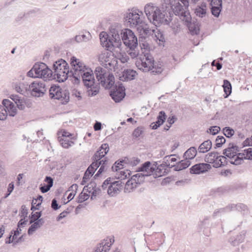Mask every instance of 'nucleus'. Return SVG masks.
Returning <instances> with one entry per match:
<instances>
[{"mask_svg": "<svg viewBox=\"0 0 252 252\" xmlns=\"http://www.w3.org/2000/svg\"><path fill=\"white\" fill-rule=\"evenodd\" d=\"M69 138H66V139L59 138L58 141L63 148L67 149L74 144V143L71 140H70Z\"/></svg>", "mask_w": 252, "mask_h": 252, "instance_id": "4c0bfd02", "label": "nucleus"}, {"mask_svg": "<svg viewBox=\"0 0 252 252\" xmlns=\"http://www.w3.org/2000/svg\"><path fill=\"white\" fill-rule=\"evenodd\" d=\"M124 185H125V182H122V181L112 182L108 187V194L112 196H114L118 193Z\"/></svg>", "mask_w": 252, "mask_h": 252, "instance_id": "4be33fe9", "label": "nucleus"}, {"mask_svg": "<svg viewBox=\"0 0 252 252\" xmlns=\"http://www.w3.org/2000/svg\"><path fill=\"white\" fill-rule=\"evenodd\" d=\"M140 160L137 158H128L126 157L124 159L116 161L112 166V170L113 171L118 172L126 167V165L131 166H136L140 162Z\"/></svg>", "mask_w": 252, "mask_h": 252, "instance_id": "f8f14e48", "label": "nucleus"}, {"mask_svg": "<svg viewBox=\"0 0 252 252\" xmlns=\"http://www.w3.org/2000/svg\"><path fill=\"white\" fill-rule=\"evenodd\" d=\"M130 171L129 170L120 171L118 179H119L118 181H122V182H124V181L128 178L130 175Z\"/></svg>", "mask_w": 252, "mask_h": 252, "instance_id": "58836bf2", "label": "nucleus"}, {"mask_svg": "<svg viewBox=\"0 0 252 252\" xmlns=\"http://www.w3.org/2000/svg\"><path fill=\"white\" fill-rule=\"evenodd\" d=\"M28 229V234L31 235L32 234L33 232L36 231L38 228L40 227L38 222L34 221Z\"/></svg>", "mask_w": 252, "mask_h": 252, "instance_id": "603ef678", "label": "nucleus"}, {"mask_svg": "<svg viewBox=\"0 0 252 252\" xmlns=\"http://www.w3.org/2000/svg\"><path fill=\"white\" fill-rule=\"evenodd\" d=\"M2 104L5 107V110L7 112L8 114L11 117L15 116L17 113L16 107L14 104L10 100L7 99H4L2 101Z\"/></svg>", "mask_w": 252, "mask_h": 252, "instance_id": "5701e85b", "label": "nucleus"}, {"mask_svg": "<svg viewBox=\"0 0 252 252\" xmlns=\"http://www.w3.org/2000/svg\"><path fill=\"white\" fill-rule=\"evenodd\" d=\"M207 4L202 2L201 4L197 5L194 9V13L196 16L204 18L207 15Z\"/></svg>", "mask_w": 252, "mask_h": 252, "instance_id": "a878e982", "label": "nucleus"}, {"mask_svg": "<svg viewBox=\"0 0 252 252\" xmlns=\"http://www.w3.org/2000/svg\"><path fill=\"white\" fill-rule=\"evenodd\" d=\"M223 132L224 135L228 138L232 137L234 134V130L230 127H225L223 128Z\"/></svg>", "mask_w": 252, "mask_h": 252, "instance_id": "864d4df0", "label": "nucleus"}, {"mask_svg": "<svg viewBox=\"0 0 252 252\" xmlns=\"http://www.w3.org/2000/svg\"><path fill=\"white\" fill-rule=\"evenodd\" d=\"M151 163L149 161H147L145 162L144 163L142 164L140 167H138L136 169V171L140 172H142L143 173H138V174H141L143 175H145L148 174V175L146 177L149 176L153 174L155 171V167L153 166H151Z\"/></svg>", "mask_w": 252, "mask_h": 252, "instance_id": "aec40b11", "label": "nucleus"}, {"mask_svg": "<svg viewBox=\"0 0 252 252\" xmlns=\"http://www.w3.org/2000/svg\"><path fill=\"white\" fill-rule=\"evenodd\" d=\"M220 130V128L219 126H212L210 127V128L207 129V132L213 135H214L218 134Z\"/></svg>", "mask_w": 252, "mask_h": 252, "instance_id": "bf43d9fd", "label": "nucleus"}, {"mask_svg": "<svg viewBox=\"0 0 252 252\" xmlns=\"http://www.w3.org/2000/svg\"><path fill=\"white\" fill-rule=\"evenodd\" d=\"M101 161H99V162H95L94 161H93V162L92 164L88 167V168L87 169V173H88L89 172H91L92 173V175H93L96 170L99 167V166L100 165Z\"/></svg>", "mask_w": 252, "mask_h": 252, "instance_id": "ea45409f", "label": "nucleus"}, {"mask_svg": "<svg viewBox=\"0 0 252 252\" xmlns=\"http://www.w3.org/2000/svg\"><path fill=\"white\" fill-rule=\"evenodd\" d=\"M78 187V185L76 184H74L69 188L68 191H72V192H70L67 196V199L69 200V201L71 200L74 198Z\"/></svg>", "mask_w": 252, "mask_h": 252, "instance_id": "a19ab883", "label": "nucleus"}, {"mask_svg": "<svg viewBox=\"0 0 252 252\" xmlns=\"http://www.w3.org/2000/svg\"><path fill=\"white\" fill-rule=\"evenodd\" d=\"M42 215L41 211L36 212L35 213L32 212L31 215L29 216L30 218V223H32L34 221H35L37 220H38Z\"/></svg>", "mask_w": 252, "mask_h": 252, "instance_id": "37998d69", "label": "nucleus"}, {"mask_svg": "<svg viewBox=\"0 0 252 252\" xmlns=\"http://www.w3.org/2000/svg\"><path fill=\"white\" fill-rule=\"evenodd\" d=\"M136 74V72L132 69H127L124 71L123 77L125 80H132L134 79Z\"/></svg>", "mask_w": 252, "mask_h": 252, "instance_id": "c9c22d12", "label": "nucleus"}, {"mask_svg": "<svg viewBox=\"0 0 252 252\" xmlns=\"http://www.w3.org/2000/svg\"><path fill=\"white\" fill-rule=\"evenodd\" d=\"M136 66L144 72L150 71L153 75H159L163 71L162 65L155 63L152 58L144 56L143 59L141 58L136 63Z\"/></svg>", "mask_w": 252, "mask_h": 252, "instance_id": "423d86ee", "label": "nucleus"}, {"mask_svg": "<svg viewBox=\"0 0 252 252\" xmlns=\"http://www.w3.org/2000/svg\"><path fill=\"white\" fill-rule=\"evenodd\" d=\"M158 165L157 162H155L153 164V166H155V171L153 173L154 177L155 178L161 177L164 175H165L167 173L166 170V168H162L159 167V166L157 167Z\"/></svg>", "mask_w": 252, "mask_h": 252, "instance_id": "7c9ffc66", "label": "nucleus"}, {"mask_svg": "<svg viewBox=\"0 0 252 252\" xmlns=\"http://www.w3.org/2000/svg\"><path fill=\"white\" fill-rule=\"evenodd\" d=\"M96 186V184L94 182L92 181L84 187L83 190L92 193V191L95 189Z\"/></svg>", "mask_w": 252, "mask_h": 252, "instance_id": "09e8293b", "label": "nucleus"}, {"mask_svg": "<svg viewBox=\"0 0 252 252\" xmlns=\"http://www.w3.org/2000/svg\"><path fill=\"white\" fill-rule=\"evenodd\" d=\"M144 128L142 126L137 127L135 128L132 133V135L135 138H138L143 133Z\"/></svg>", "mask_w": 252, "mask_h": 252, "instance_id": "052dcab7", "label": "nucleus"}, {"mask_svg": "<svg viewBox=\"0 0 252 252\" xmlns=\"http://www.w3.org/2000/svg\"><path fill=\"white\" fill-rule=\"evenodd\" d=\"M191 162L188 159L182 160L175 165H174L175 171H181L186 169L190 165Z\"/></svg>", "mask_w": 252, "mask_h": 252, "instance_id": "c85d7f7f", "label": "nucleus"}, {"mask_svg": "<svg viewBox=\"0 0 252 252\" xmlns=\"http://www.w3.org/2000/svg\"><path fill=\"white\" fill-rule=\"evenodd\" d=\"M217 158L213 165L214 167L218 168L227 164V161L225 157L223 156H218Z\"/></svg>", "mask_w": 252, "mask_h": 252, "instance_id": "72a5a7b5", "label": "nucleus"}, {"mask_svg": "<svg viewBox=\"0 0 252 252\" xmlns=\"http://www.w3.org/2000/svg\"><path fill=\"white\" fill-rule=\"evenodd\" d=\"M116 28V25H113L110 29L109 34L105 32H101L99 34V38L101 45L106 48V49L110 51L114 50L116 48L115 45V37L113 36L111 33L112 30Z\"/></svg>", "mask_w": 252, "mask_h": 252, "instance_id": "9b49d317", "label": "nucleus"}, {"mask_svg": "<svg viewBox=\"0 0 252 252\" xmlns=\"http://www.w3.org/2000/svg\"><path fill=\"white\" fill-rule=\"evenodd\" d=\"M52 77L59 82H63L69 77H72L70 74L71 71L74 70L69 71V66L66 62L61 59L55 62L53 65Z\"/></svg>", "mask_w": 252, "mask_h": 252, "instance_id": "39448f33", "label": "nucleus"}, {"mask_svg": "<svg viewBox=\"0 0 252 252\" xmlns=\"http://www.w3.org/2000/svg\"><path fill=\"white\" fill-rule=\"evenodd\" d=\"M244 154L245 157H244L245 159L252 160V148H249L244 150Z\"/></svg>", "mask_w": 252, "mask_h": 252, "instance_id": "0e129e2a", "label": "nucleus"}, {"mask_svg": "<svg viewBox=\"0 0 252 252\" xmlns=\"http://www.w3.org/2000/svg\"><path fill=\"white\" fill-rule=\"evenodd\" d=\"M112 245L111 241L109 242H102L97 245L94 252H108Z\"/></svg>", "mask_w": 252, "mask_h": 252, "instance_id": "c756f323", "label": "nucleus"}, {"mask_svg": "<svg viewBox=\"0 0 252 252\" xmlns=\"http://www.w3.org/2000/svg\"><path fill=\"white\" fill-rule=\"evenodd\" d=\"M125 88L122 84L116 86L113 90L110 92V95L112 99L116 102H121L126 96Z\"/></svg>", "mask_w": 252, "mask_h": 252, "instance_id": "2eb2a0df", "label": "nucleus"}, {"mask_svg": "<svg viewBox=\"0 0 252 252\" xmlns=\"http://www.w3.org/2000/svg\"><path fill=\"white\" fill-rule=\"evenodd\" d=\"M226 140L223 136H218L215 141V146L214 148L217 149L221 147L222 145L225 143Z\"/></svg>", "mask_w": 252, "mask_h": 252, "instance_id": "79ce46f5", "label": "nucleus"}, {"mask_svg": "<svg viewBox=\"0 0 252 252\" xmlns=\"http://www.w3.org/2000/svg\"><path fill=\"white\" fill-rule=\"evenodd\" d=\"M211 168L210 164L205 163L196 164L190 168V173L192 174H199L204 173Z\"/></svg>", "mask_w": 252, "mask_h": 252, "instance_id": "6ab92c4d", "label": "nucleus"}, {"mask_svg": "<svg viewBox=\"0 0 252 252\" xmlns=\"http://www.w3.org/2000/svg\"><path fill=\"white\" fill-rule=\"evenodd\" d=\"M72 136V134L64 130H61L58 132V138H62L66 139V138H70Z\"/></svg>", "mask_w": 252, "mask_h": 252, "instance_id": "6e6d98bb", "label": "nucleus"}, {"mask_svg": "<svg viewBox=\"0 0 252 252\" xmlns=\"http://www.w3.org/2000/svg\"><path fill=\"white\" fill-rule=\"evenodd\" d=\"M171 21V19H170V20L169 21V24L168 25L172 28L173 32L176 33L178 32L180 29V24L178 21L176 22V20H174V22H171L170 23V21Z\"/></svg>", "mask_w": 252, "mask_h": 252, "instance_id": "a18cd8bd", "label": "nucleus"}, {"mask_svg": "<svg viewBox=\"0 0 252 252\" xmlns=\"http://www.w3.org/2000/svg\"><path fill=\"white\" fill-rule=\"evenodd\" d=\"M197 151L195 147H191L184 154V158L189 160L193 159L196 156Z\"/></svg>", "mask_w": 252, "mask_h": 252, "instance_id": "cd10ccee", "label": "nucleus"}, {"mask_svg": "<svg viewBox=\"0 0 252 252\" xmlns=\"http://www.w3.org/2000/svg\"><path fill=\"white\" fill-rule=\"evenodd\" d=\"M27 76L32 78H41L44 79H51L53 71L43 63L34 64L32 69L27 72Z\"/></svg>", "mask_w": 252, "mask_h": 252, "instance_id": "0eeeda50", "label": "nucleus"}, {"mask_svg": "<svg viewBox=\"0 0 252 252\" xmlns=\"http://www.w3.org/2000/svg\"><path fill=\"white\" fill-rule=\"evenodd\" d=\"M245 157V154L243 153H236L235 157L233 159L230 161V162L232 164L238 165L242 164L244 157Z\"/></svg>", "mask_w": 252, "mask_h": 252, "instance_id": "473e14b6", "label": "nucleus"}, {"mask_svg": "<svg viewBox=\"0 0 252 252\" xmlns=\"http://www.w3.org/2000/svg\"><path fill=\"white\" fill-rule=\"evenodd\" d=\"M80 35L83 41L84 42L89 41L92 38V35L89 32H86L85 33L80 34Z\"/></svg>", "mask_w": 252, "mask_h": 252, "instance_id": "338daca9", "label": "nucleus"}, {"mask_svg": "<svg viewBox=\"0 0 252 252\" xmlns=\"http://www.w3.org/2000/svg\"><path fill=\"white\" fill-rule=\"evenodd\" d=\"M211 224L209 221V218L205 217L202 220H201L198 223V229L200 231H203L204 234L206 236H209L210 231L205 232V229L209 228L211 226Z\"/></svg>", "mask_w": 252, "mask_h": 252, "instance_id": "393cba45", "label": "nucleus"}, {"mask_svg": "<svg viewBox=\"0 0 252 252\" xmlns=\"http://www.w3.org/2000/svg\"><path fill=\"white\" fill-rule=\"evenodd\" d=\"M162 0H161V6L159 7V12L156 14L157 20L158 21H150L151 23H153L156 27H158L160 24L164 25H168L169 24V21L170 20V17L172 14V9L171 8H168V6H163ZM156 20V18H154V20Z\"/></svg>", "mask_w": 252, "mask_h": 252, "instance_id": "9d476101", "label": "nucleus"}, {"mask_svg": "<svg viewBox=\"0 0 252 252\" xmlns=\"http://www.w3.org/2000/svg\"><path fill=\"white\" fill-rule=\"evenodd\" d=\"M143 15L142 11L136 8L128 9L124 15L125 24L131 28H136L141 35L148 34L149 28L141 17Z\"/></svg>", "mask_w": 252, "mask_h": 252, "instance_id": "20e7f679", "label": "nucleus"}, {"mask_svg": "<svg viewBox=\"0 0 252 252\" xmlns=\"http://www.w3.org/2000/svg\"><path fill=\"white\" fill-rule=\"evenodd\" d=\"M140 35H141L140 34ZM144 34H143L141 36L139 37V45L142 49H147L149 47V44L145 41V38L142 36Z\"/></svg>", "mask_w": 252, "mask_h": 252, "instance_id": "5fc2aeb1", "label": "nucleus"}, {"mask_svg": "<svg viewBox=\"0 0 252 252\" xmlns=\"http://www.w3.org/2000/svg\"><path fill=\"white\" fill-rule=\"evenodd\" d=\"M94 73L98 83L105 89L111 88L114 84V76L107 71L106 69L101 66H97L95 68Z\"/></svg>", "mask_w": 252, "mask_h": 252, "instance_id": "6e6552de", "label": "nucleus"}, {"mask_svg": "<svg viewBox=\"0 0 252 252\" xmlns=\"http://www.w3.org/2000/svg\"><path fill=\"white\" fill-rule=\"evenodd\" d=\"M98 149H101V152H100L101 153V156L105 157L109 150V145L106 143L103 144Z\"/></svg>", "mask_w": 252, "mask_h": 252, "instance_id": "13d9d810", "label": "nucleus"}, {"mask_svg": "<svg viewBox=\"0 0 252 252\" xmlns=\"http://www.w3.org/2000/svg\"><path fill=\"white\" fill-rule=\"evenodd\" d=\"M111 33L115 37V45L120 48L122 46V41L128 48L138 46V40L134 33L130 29H122L120 26L116 25V28L112 30Z\"/></svg>", "mask_w": 252, "mask_h": 252, "instance_id": "7ed1b4c3", "label": "nucleus"}, {"mask_svg": "<svg viewBox=\"0 0 252 252\" xmlns=\"http://www.w3.org/2000/svg\"><path fill=\"white\" fill-rule=\"evenodd\" d=\"M47 88L44 81L33 82L30 85L29 94L34 97H41L46 92Z\"/></svg>", "mask_w": 252, "mask_h": 252, "instance_id": "4468645a", "label": "nucleus"}, {"mask_svg": "<svg viewBox=\"0 0 252 252\" xmlns=\"http://www.w3.org/2000/svg\"><path fill=\"white\" fill-rule=\"evenodd\" d=\"M144 12L150 22L158 21V20H154V18H156V19L157 18L156 15L158 12H159V7L153 3H149L145 5Z\"/></svg>", "mask_w": 252, "mask_h": 252, "instance_id": "f3484780", "label": "nucleus"}, {"mask_svg": "<svg viewBox=\"0 0 252 252\" xmlns=\"http://www.w3.org/2000/svg\"><path fill=\"white\" fill-rule=\"evenodd\" d=\"M127 53L132 59L137 58L139 54V51L137 50V47H133V48H129V50L127 51Z\"/></svg>", "mask_w": 252, "mask_h": 252, "instance_id": "de8ad7c7", "label": "nucleus"}, {"mask_svg": "<svg viewBox=\"0 0 252 252\" xmlns=\"http://www.w3.org/2000/svg\"><path fill=\"white\" fill-rule=\"evenodd\" d=\"M89 197V194H88L86 193L81 192L79 195L76 201L78 203H82V202L88 200Z\"/></svg>", "mask_w": 252, "mask_h": 252, "instance_id": "680f3d73", "label": "nucleus"}, {"mask_svg": "<svg viewBox=\"0 0 252 252\" xmlns=\"http://www.w3.org/2000/svg\"><path fill=\"white\" fill-rule=\"evenodd\" d=\"M28 214V209L25 205H23L21 206V216L24 218L27 217Z\"/></svg>", "mask_w": 252, "mask_h": 252, "instance_id": "774afa93", "label": "nucleus"}, {"mask_svg": "<svg viewBox=\"0 0 252 252\" xmlns=\"http://www.w3.org/2000/svg\"><path fill=\"white\" fill-rule=\"evenodd\" d=\"M169 158L170 156H165L163 158V162L159 165V166L162 168H165V167L172 168L174 167V165H172L170 166L168 161Z\"/></svg>", "mask_w": 252, "mask_h": 252, "instance_id": "4d7b16f0", "label": "nucleus"}, {"mask_svg": "<svg viewBox=\"0 0 252 252\" xmlns=\"http://www.w3.org/2000/svg\"><path fill=\"white\" fill-rule=\"evenodd\" d=\"M64 95L65 99H68V90L63 89L60 86L52 85L49 89V96L52 99H57L61 98V94Z\"/></svg>", "mask_w": 252, "mask_h": 252, "instance_id": "a211bd4d", "label": "nucleus"}, {"mask_svg": "<svg viewBox=\"0 0 252 252\" xmlns=\"http://www.w3.org/2000/svg\"><path fill=\"white\" fill-rule=\"evenodd\" d=\"M166 119V115L164 111H161L159 112L158 115L157 117V121L158 123H159V125H162L164 122H165Z\"/></svg>", "mask_w": 252, "mask_h": 252, "instance_id": "c03bdc74", "label": "nucleus"}, {"mask_svg": "<svg viewBox=\"0 0 252 252\" xmlns=\"http://www.w3.org/2000/svg\"><path fill=\"white\" fill-rule=\"evenodd\" d=\"M17 108L20 110H24L25 108V100L24 97H21L16 103Z\"/></svg>", "mask_w": 252, "mask_h": 252, "instance_id": "e2e57ef3", "label": "nucleus"}, {"mask_svg": "<svg viewBox=\"0 0 252 252\" xmlns=\"http://www.w3.org/2000/svg\"><path fill=\"white\" fill-rule=\"evenodd\" d=\"M222 87L224 92V97L226 98L229 96L232 92L231 84L228 80L224 79Z\"/></svg>", "mask_w": 252, "mask_h": 252, "instance_id": "2f4dec72", "label": "nucleus"}, {"mask_svg": "<svg viewBox=\"0 0 252 252\" xmlns=\"http://www.w3.org/2000/svg\"><path fill=\"white\" fill-rule=\"evenodd\" d=\"M240 151L238 146L233 143H230L227 148L223 151V154L229 158L231 160L234 158L236 154Z\"/></svg>", "mask_w": 252, "mask_h": 252, "instance_id": "412c9836", "label": "nucleus"}, {"mask_svg": "<svg viewBox=\"0 0 252 252\" xmlns=\"http://www.w3.org/2000/svg\"><path fill=\"white\" fill-rule=\"evenodd\" d=\"M70 64L74 70L70 73L73 79V83L78 84L81 78L87 88V95L90 97L95 96L99 93L100 87L98 84L95 83L93 70L75 57L71 58Z\"/></svg>", "mask_w": 252, "mask_h": 252, "instance_id": "f257e3e1", "label": "nucleus"}, {"mask_svg": "<svg viewBox=\"0 0 252 252\" xmlns=\"http://www.w3.org/2000/svg\"><path fill=\"white\" fill-rule=\"evenodd\" d=\"M219 153L217 152H212L208 153L205 156V161L207 163H214L217 159Z\"/></svg>", "mask_w": 252, "mask_h": 252, "instance_id": "f704fd0d", "label": "nucleus"}, {"mask_svg": "<svg viewBox=\"0 0 252 252\" xmlns=\"http://www.w3.org/2000/svg\"><path fill=\"white\" fill-rule=\"evenodd\" d=\"M147 175H148V174L145 175L136 174L133 175L130 179L128 180L126 183H125V192H131L137 187V185H140L144 181L145 176Z\"/></svg>", "mask_w": 252, "mask_h": 252, "instance_id": "ddd939ff", "label": "nucleus"}, {"mask_svg": "<svg viewBox=\"0 0 252 252\" xmlns=\"http://www.w3.org/2000/svg\"><path fill=\"white\" fill-rule=\"evenodd\" d=\"M212 141L208 139L202 142L198 148V152L199 153H206L209 151L212 148Z\"/></svg>", "mask_w": 252, "mask_h": 252, "instance_id": "bb28decb", "label": "nucleus"}, {"mask_svg": "<svg viewBox=\"0 0 252 252\" xmlns=\"http://www.w3.org/2000/svg\"><path fill=\"white\" fill-rule=\"evenodd\" d=\"M246 231L243 230L235 237H230L228 242L233 246H238L239 244L244 242L245 239Z\"/></svg>", "mask_w": 252, "mask_h": 252, "instance_id": "b1692460", "label": "nucleus"}, {"mask_svg": "<svg viewBox=\"0 0 252 252\" xmlns=\"http://www.w3.org/2000/svg\"><path fill=\"white\" fill-rule=\"evenodd\" d=\"M7 116V112L5 110V106L2 104L0 105V120L4 121Z\"/></svg>", "mask_w": 252, "mask_h": 252, "instance_id": "8fccbe9b", "label": "nucleus"}, {"mask_svg": "<svg viewBox=\"0 0 252 252\" xmlns=\"http://www.w3.org/2000/svg\"><path fill=\"white\" fill-rule=\"evenodd\" d=\"M233 211L240 212L243 216H246L249 214V210L245 204L243 203L230 204L225 207L215 209L212 214V217L213 218L221 217L225 213Z\"/></svg>", "mask_w": 252, "mask_h": 252, "instance_id": "1a4fd4ad", "label": "nucleus"}, {"mask_svg": "<svg viewBox=\"0 0 252 252\" xmlns=\"http://www.w3.org/2000/svg\"><path fill=\"white\" fill-rule=\"evenodd\" d=\"M100 152H101V149H98L92 158L93 161L99 162V161L101 160L102 159V158L104 157V156H101V153H100Z\"/></svg>", "mask_w": 252, "mask_h": 252, "instance_id": "3c124183", "label": "nucleus"}, {"mask_svg": "<svg viewBox=\"0 0 252 252\" xmlns=\"http://www.w3.org/2000/svg\"><path fill=\"white\" fill-rule=\"evenodd\" d=\"M21 78L20 80H15L12 83V88L16 92L20 94H29L30 85L27 82L24 81V77L21 76Z\"/></svg>", "mask_w": 252, "mask_h": 252, "instance_id": "dca6fc26", "label": "nucleus"}, {"mask_svg": "<svg viewBox=\"0 0 252 252\" xmlns=\"http://www.w3.org/2000/svg\"><path fill=\"white\" fill-rule=\"evenodd\" d=\"M163 6L172 9L173 13L178 16L183 24L187 26L192 34H197L199 28L192 23V18L188 10L189 0H162Z\"/></svg>", "mask_w": 252, "mask_h": 252, "instance_id": "f03ea898", "label": "nucleus"}, {"mask_svg": "<svg viewBox=\"0 0 252 252\" xmlns=\"http://www.w3.org/2000/svg\"><path fill=\"white\" fill-rule=\"evenodd\" d=\"M210 5L211 6V10L212 15L216 17H218L222 9V3H220L219 4Z\"/></svg>", "mask_w": 252, "mask_h": 252, "instance_id": "e433bc0d", "label": "nucleus"}, {"mask_svg": "<svg viewBox=\"0 0 252 252\" xmlns=\"http://www.w3.org/2000/svg\"><path fill=\"white\" fill-rule=\"evenodd\" d=\"M99 161H101V163L102 164H100V167L97 172L96 174L95 175L94 177V178H96V177H98L104 171L105 165L106 164L107 160H106V158H104Z\"/></svg>", "mask_w": 252, "mask_h": 252, "instance_id": "49530a36", "label": "nucleus"}, {"mask_svg": "<svg viewBox=\"0 0 252 252\" xmlns=\"http://www.w3.org/2000/svg\"><path fill=\"white\" fill-rule=\"evenodd\" d=\"M101 190L99 187H95V189L92 191V196L91 199L92 200L94 199L98 195H99L101 193Z\"/></svg>", "mask_w": 252, "mask_h": 252, "instance_id": "69168bd1", "label": "nucleus"}]
</instances>
